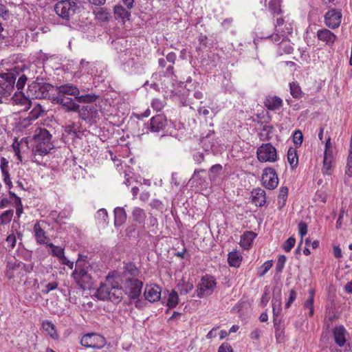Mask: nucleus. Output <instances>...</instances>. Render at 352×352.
<instances>
[{
  "label": "nucleus",
  "mask_w": 352,
  "mask_h": 352,
  "mask_svg": "<svg viewBox=\"0 0 352 352\" xmlns=\"http://www.w3.org/2000/svg\"><path fill=\"white\" fill-rule=\"evenodd\" d=\"M255 236L253 232H245L241 236L240 245L245 249L249 248Z\"/></svg>",
  "instance_id": "obj_28"
},
{
  "label": "nucleus",
  "mask_w": 352,
  "mask_h": 352,
  "mask_svg": "<svg viewBox=\"0 0 352 352\" xmlns=\"http://www.w3.org/2000/svg\"><path fill=\"white\" fill-rule=\"evenodd\" d=\"M77 8L76 3L71 0H62L54 6L56 14L67 21H69L70 17L76 13Z\"/></svg>",
  "instance_id": "obj_4"
},
{
  "label": "nucleus",
  "mask_w": 352,
  "mask_h": 352,
  "mask_svg": "<svg viewBox=\"0 0 352 352\" xmlns=\"http://www.w3.org/2000/svg\"><path fill=\"white\" fill-rule=\"evenodd\" d=\"M14 211L13 210H8L2 213L0 215V224H8L12 220L13 217Z\"/></svg>",
  "instance_id": "obj_48"
},
{
  "label": "nucleus",
  "mask_w": 352,
  "mask_h": 352,
  "mask_svg": "<svg viewBox=\"0 0 352 352\" xmlns=\"http://www.w3.org/2000/svg\"><path fill=\"white\" fill-rule=\"evenodd\" d=\"M317 37L320 41L325 42L328 45H332L336 38V36L327 29H322L317 32Z\"/></svg>",
  "instance_id": "obj_19"
},
{
  "label": "nucleus",
  "mask_w": 352,
  "mask_h": 352,
  "mask_svg": "<svg viewBox=\"0 0 352 352\" xmlns=\"http://www.w3.org/2000/svg\"><path fill=\"white\" fill-rule=\"evenodd\" d=\"M346 168V174L349 177H352V160H347Z\"/></svg>",
  "instance_id": "obj_64"
},
{
  "label": "nucleus",
  "mask_w": 352,
  "mask_h": 352,
  "mask_svg": "<svg viewBox=\"0 0 352 352\" xmlns=\"http://www.w3.org/2000/svg\"><path fill=\"white\" fill-rule=\"evenodd\" d=\"M80 344L85 347L101 349L106 344V340L103 336L99 334L88 333L82 338Z\"/></svg>",
  "instance_id": "obj_9"
},
{
  "label": "nucleus",
  "mask_w": 352,
  "mask_h": 352,
  "mask_svg": "<svg viewBox=\"0 0 352 352\" xmlns=\"http://www.w3.org/2000/svg\"><path fill=\"white\" fill-rule=\"evenodd\" d=\"M177 288L179 292L180 295H186L193 289V284L190 281H184L182 279L177 285Z\"/></svg>",
  "instance_id": "obj_30"
},
{
  "label": "nucleus",
  "mask_w": 352,
  "mask_h": 352,
  "mask_svg": "<svg viewBox=\"0 0 352 352\" xmlns=\"http://www.w3.org/2000/svg\"><path fill=\"white\" fill-rule=\"evenodd\" d=\"M42 326L43 329L48 333L51 338L55 340L58 339V335L56 332L54 324L52 322L45 320L43 322Z\"/></svg>",
  "instance_id": "obj_32"
},
{
  "label": "nucleus",
  "mask_w": 352,
  "mask_h": 352,
  "mask_svg": "<svg viewBox=\"0 0 352 352\" xmlns=\"http://www.w3.org/2000/svg\"><path fill=\"white\" fill-rule=\"evenodd\" d=\"M281 0H270L269 2V9L272 14H279L281 12L280 9Z\"/></svg>",
  "instance_id": "obj_43"
},
{
  "label": "nucleus",
  "mask_w": 352,
  "mask_h": 352,
  "mask_svg": "<svg viewBox=\"0 0 352 352\" xmlns=\"http://www.w3.org/2000/svg\"><path fill=\"white\" fill-rule=\"evenodd\" d=\"M86 264L79 258L72 274L77 284L82 289L89 288L92 285V278L86 269Z\"/></svg>",
  "instance_id": "obj_2"
},
{
  "label": "nucleus",
  "mask_w": 352,
  "mask_h": 352,
  "mask_svg": "<svg viewBox=\"0 0 352 352\" xmlns=\"http://www.w3.org/2000/svg\"><path fill=\"white\" fill-rule=\"evenodd\" d=\"M273 127L269 125H264L261 132L258 133V137L261 140L265 141L270 138V134L272 133Z\"/></svg>",
  "instance_id": "obj_47"
},
{
  "label": "nucleus",
  "mask_w": 352,
  "mask_h": 352,
  "mask_svg": "<svg viewBox=\"0 0 352 352\" xmlns=\"http://www.w3.org/2000/svg\"><path fill=\"white\" fill-rule=\"evenodd\" d=\"M289 89L291 95L296 99H300L304 95L299 84L296 82L289 83Z\"/></svg>",
  "instance_id": "obj_35"
},
{
  "label": "nucleus",
  "mask_w": 352,
  "mask_h": 352,
  "mask_svg": "<svg viewBox=\"0 0 352 352\" xmlns=\"http://www.w3.org/2000/svg\"><path fill=\"white\" fill-rule=\"evenodd\" d=\"M222 170V166L221 164L213 165L209 170V177L211 181H214L217 177L220 175Z\"/></svg>",
  "instance_id": "obj_44"
},
{
  "label": "nucleus",
  "mask_w": 352,
  "mask_h": 352,
  "mask_svg": "<svg viewBox=\"0 0 352 352\" xmlns=\"http://www.w3.org/2000/svg\"><path fill=\"white\" fill-rule=\"evenodd\" d=\"M34 232L36 241L40 244L45 243L47 236L45 234V232L43 228H41L38 222L34 224Z\"/></svg>",
  "instance_id": "obj_27"
},
{
  "label": "nucleus",
  "mask_w": 352,
  "mask_h": 352,
  "mask_svg": "<svg viewBox=\"0 0 352 352\" xmlns=\"http://www.w3.org/2000/svg\"><path fill=\"white\" fill-rule=\"evenodd\" d=\"M176 58H177L176 54L174 52H170L166 55V59L167 62L170 63L168 65L166 70V75L168 76L173 75L174 73L173 65L175 63Z\"/></svg>",
  "instance_id": "obj_34"
},
{
  "label": "nucleus",
  "mask_w": 352,
  "mask_h": 352,
  "mask_svg": "<svg viewBox=\"0 0 352 352\" xmlns=\"http://www.w3.org/2000/svg\"><path fill=\"white\" fill-rule=\"evenodd\" d=\"M262 182L266 188H276L278 184V178L275 170L272 168H265L262 174Z\"/></svg>",
  "instance_id": "obj_11"
},
{
  "label": "nucleus",
  "mask_w": 352,
  "mask_h": 352,
  "mask_svg": "<svg viewBox=\"0 0 352 352\" xmlns=\"http://www.w3.org/2000/svg\"><path fill=\"white\" fill-rule=\"evenodd\" d=\"M44 109L42 106L39 104L34 105L32 111L30 112L28 119L30 120H35L40 116H42L44 113Z\"/></svg>",
  "instance_id": "obj_37"
},
{
  "label": "nucleus",
  "mask_w": 352,
  "mask_h": 352,
  "mask_svg": "<svg viewBox=\"0 0 352 352\" xmlns=\"http://www.w3.org/2000/svg\"><path fill=\"white\" fill-rule=\"evenodd\" d=\"M123 293L122 287L114 275L109 274L98 288L96 296L100 300H109L114 305H118L123 299Z\"/></svg>",
  "instance_id": "obj_1"
},
{
  "label": "nucleus",
  "mask_w": 352,
  "mask_h": 352,
  "mask_svg": "<svg viewBox=\"0 0 352 352\" xmlns=\"http://www.w3.org/2000/svg\"><path fill=\"white\" fill-rule=\"evenodd\" d=\"M252 202L256 206L261 207L266 202L265 192L262 188H256L252 192Z\"/></svg>",
  "instance_id": "obj_21"
},
{
  "label": "nucleus",
  "mask_w": 352,
  "mask_h": 352,
  "mask_svg": "<svg viewBox=\"0 0 352 352\" xmlns=\"http://www.w3.org/2000/svg\"><path fill=\"white\" fill-rule=\"evenodd\" d=\"M286 260L287 258L285 255H280L278 256L276 265V270L278 273H281L283 272Z\"/></svg>",
  "instance_id": "obj_50"
},
{
  "label": "nucleus",
  "mask_w": 352,
  "mask_h": 352,
  "mask_svg": "<svg viewBox=\"0 0 352 352\" xmlns=\"http://www.w3.org/2000/svg\"><path fill=\"white\" fill-rule=\"evenodd\" d=\"M56 90L59 96H66V95H69L76 98L80 94V91L76 86L69 83L56 87Z\"/></svg>",
  "instance_id": "obj_18"
},
{
  "label": "nucleus",
  "mask_w": 352,
  "mask_h": 352,
  "mask_svg": "<svg viewBox=\"0 0 352 352\" xmlns=\"http://www.w3.org/2000/svg\"><path fill=\"white\" fill-rule=\"evenodd\" d=\"M273 315H280L281 311V295L279 291L276 296H274L272 300Z\"/></svg>",
  "instance_id": "obj_36"
},
{
  "label": "nucleus",
  "mask_w": 352,
  "mask_h": 352,
  "mask_svg": "<svg viewBox=\"0 0 352 352\" xmlns=\"http://www.w3.org/2000/svg\"><path fill=\"white\" fill-rule=\"evenodd\" d=\"M114 16L116 19H121L124 21L126 19L129 20L131 13L122 6L119 5L114 7Z\"/></svg>",
  "instance_id": "obj_25"
},
{
  "label": "nucleus",
  "mask_w": 352,
  "mask_h": 352,
  "mask_svg": "<svg viewBox=\"0 0 352 352\" xmlns=\"http://www.w3.org/2000/svg\"><path fill=\"white\" fill-rule=\"evenodd\" d=\"M335 342L340 346L346 343V330L342 326L336 327L333 331Z\"/></svg>",
  "instance_id": "obj_22"
},
{
  "label": "nucleus",
  "mask_w": 352,
  "mask_h": 352,
  "mask_svg": "<svg viewBox=\"0 0 352 352\" xmlns=\"http://www.w3.org/2000/svg\"><path fill=\"white\" fill-rule=\"evenodd\" d=\"M96 18L100 21L107 22L110 19V14L107 10L101 8L96 12Z\"/></svg>",
  "instance_id": "obj_46"
},
{
  "label": "nucleus",
  "mask_w": 352,
  "mask_h": 352,
  "mask_svg": "<svg viewBox=\"0 0 352 352\" xmlns=\"http://www.w3.org/2000/svg\"><path fill=\"white\" fill-rule=\"evenodd\" d=\"M124 272L133 277L138 276L140 270L133 263H126L124 267Z\"/></svg>",
  "instance_id": "obj_42"
},
{
  "label": "nucleus",
  "mask_w": 352,
  "mask_h": 352,
  "mask_svg": "<svg viewBox=\"0 0 352 352\" xmlns=\"http://www.w3.org/2000/svg\"><path fill=\"white\" fill-rule=\"evenodd\" d=\"M52 101L54 104H60L65 111L77 112L80 108V105L76 103L72 98L65 96H53Z\"/></svg>",
  "instance_id": "obj_10"
},
{
  "label": "nucleus",
  "mask_w": 352,
  "mask_h": 352,
  "mask_svg": "<svg viewBox=\"0 0 352 352\" xmlns=\"http://www.w3.org/2000/svg\"><path fill=\"white\" fill-rule=\"evenodd\" d=\"M12 99L16 104L21 105L23 107L21 111H27L32 106V101L21 91L18 93L16 92Z\"/></svg>",
  "instance_id": "obj_17"
},
{
  "label": "nucleus",
  "mask_w": 352,
  "mask_h": 352,
  "mask_svg": "<svg viewBox=\"0 0 352 352\" xmlns=\"http://www.w3.org/2000/svg\"><path fill=\"white\" fill-rule=\"evenodd\" d=\"M218 352H233V350L228 343H223L218 349Z\"/></svg>",
  "instance_id": "obj_62"
},
{
  "label": "nucleus",
  "mask_w": 352,
  "mask_h": 352,
  "mask_svg": "<svg viewBox=\"0 0 352 352\" xmlns=\"http://www.w3.org/2000/svg\"><path fill=\"white\" fill-rule=\"evenodd\" d=\"M299 234L302 238L307 233V225L306 223L301 221L298 224Z\"/></svg>",
  "instance_id": "obj_56"
},
{
  "label": "nucleus",
  "mask_w": 352,
  "mask_h": 352,
  "mask_svg": "<svg viewBox=\"0 0 352 352\" xmlns=\"http://www.w3.org/2000/svg\"><path fill=\"white\" fill-rule=\"evenodd\" d=\"M288 188L287 186H282L279 190L278 195V206L280 209L285 206V203L288 196Z\"/></svg>",
  "instance_id": "obj_33"
},
{
  "label": "nucleus",
  "mask_w": 352,
  "mask_h": 352,
  "mask_svg": "<svg viewBox=\"0 0 352 352\" xmlns=\"http://www.w3.org/2000/svg\"><path fill=\"white\" fill-rule=\"evenodd\" d=\"M8 161L5 157H1L0 168L2 173L8 172Z\"/></svg>",
  "instance_id": "obj_59"
},
{
  "label": "nucleus",
  "mask_w": 352,
  "mask_h": 352,
  "mask_svg": "<svg viewBox=\"0 0 352 352\" xmlns=\"http://www.w3.org/2000/svg\"><path fill=\"white\" fill-rule=\"evenodd\" d=\"M256 153L261 162H274L277 160L276 149L271 143L262 144L257 148Z\"/></svg>",
  "instance_id": "obj_5"
},
{
  "label": "nucleus",
  "mask_w": 352,
  "mask_h": 352,
  "mask_svg": "<svg viewBox=\"0 0 352 352\" xmlns=\"http://www.w3.org/2000/svg\"><path fill=\"white\" fill-rule=\"evenodd\" d=\"M14 204L16 206V216L18 218H19L21 214L23 213V206L21 198H17L16 201H14Z\"/></svg>",
  "instance_id": "obj_57"
},
{
  "label": "nucleus",
  "mask_w": 352,
  "mask_h": 352,
  "mask_svg": "<svg viewBox=\"0 0 352 352\" xmlns=\"http://www.w3.org/2000/svg\"><path fill=\"white\" fill-rule=\"evenodd\" d=\"M98 96L96 94H85V95H77L75 98V99L80 103L83 102H95Z\"/></svg>",
  "instance_id": "obj_40"
},
{
  "label": "nucleus",
  "mask_w": 352,
  "mask_h": 352,
  "mask_svg": "<svg viewBox=\"0 0 352 352\" xmlns=\"http://www.w3.org/2000/svg\"><path fill=\"white\" fill-rule=\"evenodd\" d=\"M297 294L294 289H292L289 292V298L287 302L285 303V308L288 309L292 302L296 300Z\"/></svg>",
  "instance_id": "obj_55"
},
{
  "label": "nucleus",
  "mask_w": 352,
  "mask_h": 352,
  "mask_svg": "<svg viewBox=\"0 0 352 352\" xmlns=\"http://www.w3.org/2000/svg\"><path fill=\"white\" fill-rule=\"evenodd\" d=\"M287 160L292 169L295 168L298 164V157L296 150L290 147L287 151Z\"/></svg>",
  "instance_id": "obj_31"
},
{
  "label": "nucleus",
  "mask_w": 352,
  "mask_h": 352,
  "mask_svg": "<svg viewBox=\"0 0 352 352\" xmlns=\"http://www.w3.org/2000/svg\"><path fill=\"white\" fill-rule=\"evenodd\" d=\"M54 88V86L50 83L38 82L37 80L28 85V91L36 98L52 100L53 96H51V92Z\"/></svg>",
  "instance_id": "obj_3"
},
{
  "label": "nucleus",
  "mask_w": 352,
  "mask_h": 352,
  "mask_svg": "<svg viewBox=\"0 0 352 352\" xmlns=\"http://www.w3.org/2000/svg\"><path fill=\"white\" fill-rule=\"evenodd\" d=\"M303 136L300 131L297 130L293 135V141L296 145L300 146L302 143Z\"/></svg>",
  "instance_id": "obj_52"
},
{
  "label": "nucleus",
  "mask_w": 352,
  "mask_h": 352,
  "mask_svg": "<svg viewBox=\"0 0 352 352\" xmlns=\"http://www.w3.org/2000/svg\"><path fill=\"white\" fill-rule=\"evenodd\" d=\"M150 205L153 208H156L157 210H162L163 208V204L162 201L158 199H153L151 202Z\"/></svg>",
  "instance_id": "obj_63"
},
{
  "label": "nucleus",
  "mask_w": 352,
  "mask_h": 352,
  "mask_svg": "<svg viewBox=\"0 0 352 352\" xmlns=\"http://www.w3.org/2000/svg\"><path fill=\"white\" fill-rule=\"evenodd\" d=\"M52 144H46L43 145L41 143L36 144L35 147L32 149L33 153V158L32 161L36 162L37 164H40V159L48 154L50 150L52 148Z\"/></svg>",
  "instance_id": "obj_16"
},
{
  "label": "nucleus",
  "mask_w": 352,
  "mask_h": 352,
  "mask_svg": "<svg viewBox=\"0 0 352 352\" xmlns=\"http://www.w3.org/2000/svg\"><path fill=\"white\" fill-rule=\"evenodd\" d=\"M314 291L313 289L309 290V297L305 302L304 307L309 309V315L312 316L314 312Z\"/></svg>",
  "instance_id": "obj_39"
},
{
  "label": "nucleus",
  "mask_w": 352,
  "mask_h": 352,
  "mask_svg": "<svg viewBox=\"0 0 352 352\" xmlns=\"http://www.w3.org/2000/svg\"><path fill=\"white\" fill-rule=\"evenodd\" d=\"M36 144H42L43 145L52 144L50 142L52 135L45 129H39L38 133L34 135Z\"/></svg>",
  "instance_id": "obj_20"
},
{
  "label": "nucleus",
  "mask_w": 352,
  "mask_h": 352,
  "mask_svg": "<svg viewBox=\"0 0 352 352\" xmlns=\"http://www.w3.org/2000/svg\"><path fill=\"white\" fill-rule=\"evenodd\" d=\"M332 155H324L322 173L325 175H330L331 169Z\"/></svg>",
  "instance_id": "obj_41"
},
{
  "label": "nucleus",
  "mask_w": 352,
  "mask_h": 352,
  "mask_svg": "<svg viewBox=\"0 0 352 352\" xmlns=\"http://www.w3.org/2000/svg\"><path fill=\"white\" fill-rule=\"evenodd\" d=\"M132 217L133 221L141 224L144 222L146 215L143 209L135 207L132 211Z\"/></svg>",
  "instance_id": "obj_29"
},
{
  "label": "nucleus",
  "mask_w": 352,
  "mask_h": 352,
  "mask_svg": "<svg viewBox=\"0 0 352 352\" xmlns=\"http://www.w3.org/2000/svg\"><path fill=\"white\" fill-rule=\"evenodd\" d=\"M47 246L52 250V254L54 256L57 257L59 260L65 256L64 248L60 246H56L54 245L52 243H47Z\"/></svg>",
  "instance_id": "obj_38"
},
{
  "label": "nucleus",
  "mask_w": 352,
  "mask_h": 352,
  "mask_svg": "<svg viewBox=\"0 0 352 352\" xmlns=\"http://www.w3.org/2000/svg\"><path fill=\"white\" fill-rule=\"evenodd\" d=\"M2 175L3 177L4 183L6 184V186L10 190L12 188V183L10 179L9 172H6L4 173H2Z\"/></svg>",
  "instance_id": "obj_60"
},
{
  "label": "nucleus",
  "mask_w": 352,
  "mask_h": 352,
  "mask_svg": "<svg viewBox=\"0 0 352 352\" xmlns=\"http://www.w3.org/2000/svg\"><path fill=\"white\" fill-rule=\"evenodd\" d=\"M82 120L93 122L94 120L98 117V111L96 107L92 104L82 107L77 111Z\"/></svg>",
  "instance_id": "obj_15"
},
{
  "label": "nucleus",
  "mask_w": 352,
  "mask_h": 352,
  "mask_svg": "<svg viewBox=\"0 0 352 352\" xmlns=\"http://www.w3.org/2000/svg\"><path fill=\"white\" fill-rule=\"evenodd\" d=\"M115 221L114 224L116 226H120L126 220V213L123 208L117 207L114 210Z\"/></svg>",
  "instance_id": "obj_24"
},
{
  "label": "nucleus",
  "mask_w": 352,
  "mask_h": 352,
  "mask_svg": "<svg viewBox=\"0 0 352 352\" xmlns=\"http://www.w3.org/2000/svg\"><path fill=\"white\" fill-rule=\"evenodd\" d=\"M342 16L341 10L331 9L324 14L325 25L331 29L338 28L340 25Z\"/></svg>",
  "instance_id": "obj_12"
},
{
  "label": "nucleus",
  "mask_w": 352,
  "mask_h": 352,
  "mask_svg": "<svg viewBox=\"0 0 352 352\" xmlns=\"http://www.w3.org/2000/svg\"><path fill=\"white\" fill-rule=\"evenodd\" d=\"M264 104L268 109L274 111L282 106L283 101L278 96H268L266 98Z\"/></svg>",
  "instance_id": "obj_23"
},
{
  "label": "nucleus",
  "mask_w": 352,
  "mask_h": 352,
  "mask_svg": "<svg viewBox=\"0 0 352 352\" xmlns=\"http://www.w3.org/2000/svg\"><path fill=\"white\" fill-rule=\"evenodd\" d=\"M162 288L156 284L146 285L144 296L145 299L151 302H155L161 298Z\"/></svg>",
  "instance_id": "obj_13"
},
{
  "label": "nucleus",
  "mask_w": 352,
  "mask_h": 352,
  "mask_svg": "<svg viewBox=\"0 0 352 352\" xmlns=\"http://www.w3.org/2000/svg\"><path fill=\"white\" fill-rule=\"evenodd\" d=\"M142 287V281L135 278H126L124 284L125 294L131 299H138L141 294Z\"/></svg>",
  "instance_id": "obj_8"
},
{
  "label": "nucleus",
  "mask_w": 352,
  "mask_h": 352,
  "mask_svg": "<svg viewBox=\"0 0 352 352\" xmlns=\"http://www.w3.org/2000/svg\"><path fill=\"white\" fill-rule=\"evenodd\" d=\"M167 123L168 121L165 116L159 114L151 119L149 129L153 133L164 131L167 126Z\"/></svg>",
  "instance_id": "obj_14"
},
{
  "label": "nucleus",
  "mask_w": 352,
  "mask_h": 352,
  "mask_svg": "<svg viewBox=\"0 0 352 352\" xmlns=\"http://www.w3.org/2000/svg\"><path fill=\"white\" fill-rule=\"evenodd\" d=\"M2 79L0 80V99L2 102V98L10 96L14 88L16 81V76L12 73L3 74Z\"/></svg>",
  "instance_id": "obj_6"
},
{
  "label": "nucleus",
  "mask_w": 352,
  "mask_h": 352,
  "mask_svg": "<svg viewBox=\"0 0 352 352\" xmlns=\"http://www.w3.org/2000/svg\"><path fill=\"white\" fill-rule=\"evenodd\" d=\"M147 226L148 228H157V219L153 217L151 214H150L148 218L147 219Z\"/></svg>",
  "instance_id": "obj_58"
},
{
  "label": "nucleus",
  "mask_w": 352,
  "mask_h": 352,
  "mask_svg": "<svg viewBox=\"0 0 352 352\" xmlns=\"http://www.w3.org/2000/svg\"><path fill=\"white\" fill-rule=\"evenodd\" d=\"M242 256L237 251H233L228 254V261L231 267H239L241 263Z\"/></svg>",
  "instance_id": "obj_26"
},
{
  "label": "nucleus",
  "mask_w": 352,
  "mask_h": 352,
  "mask_svg": "<svg viewBox=\"0 0 352 352\" xmlns=\"http://www.w3.org/2000/svg\"><path fill=\"white\" fill-rule=\"evenodd\" d=\"M178 302L179 296L177 292L175 290H173L169 294L167 301V306L170 309L174 308L178 304Z\"/></svg>",
  "instance_id": "obj_45"
},
{
  "label": "nucleus",
  "mask_w": 352,
  "mask_h": 352,
  "mask_svg": "<svg viewBox=\"0 0 352 352\" xmlns=\"http://www.w3.org/2000/svg\"><path fill=\"white\" fill-rule=\"evenodd\" d=\"M7 267L14 271V273H16L18 272L19 273H20V270L25 267V264L23 263L21 261H15L14 263L9 262L7 265Z\"/></svg>",
  "instance_id": "obj_49"
},
{
  "label": "nucleus",
  "mask_w": 352,
  "mask_h": 352,
  "mask_svg": "<svg viewBox=\"0 0 352 352\" xmlns=\"http://www.w3.org/2000/svg\"><path fill=\"white\" fill-rule=\"evenodd\" d=\"M27 80H28V78L25 74H22L20 76V77L19 78V79L16 82V87L18 90L23 89V88L24 87V86L27 82Z\"/></svg>",
  "instance_id": "obj_54"
},
{
  "label": "nucleus",
  "mask_w": 352,
  "mask_h": 352,
  "mask_svg": "<svg viewBox=\"0 0 352 352\" xmlns=\"http://www.w3.org/2000/svg\"><path fill=\"white\" fill-rule=\"evenodd\" d=\"M273 265V261L272 260L267 261L265 262L263 265L261 266V269L262 271L259 273L260 276H264L272 267Z\"/></svg>",
  "instance_id": "obj_53"
},
{
  "label": "nucleus",
  "mask_w": 352,
  "mask_h": 352,
  "mask_svg": "<svg viewBox=\"0 0 352 352\" xmlns=\"http://www.w3.org/2000/svg\"><path fill=\"white\" fill-rule=\"evenodd\" d=\"M216 287V281L213 276L206 275L202 277L197 286V296L200 298L210 295Z\"/></svg>",
  "instance_id": "obj_7"
},
{
  "label": "nucleus",
  "mask_w": 352,
  "mask_h": 352,
  "mask_svg": "<svg viewBox=\"0 0 352 352\" xmlns=\"http://www.w3.org/2000/svg\"><path fill=\"white\" fill-rule=\"evenodd\" d=\"M296 243V239L290 236L287 239V241L283 244V249L285 252H289L291 251L292 248L294 246Z\"/></svg>",
  "instance_id": "obj_51"
},
{
  "label": "nucleus",
  "mask_w": 352,
  "mask_h": 352,
  "mask_svg": "<svg viewBox=\"0 0 352 352\" xmlns=\"http://www.w3.org/2000/svg\"><path fill=\"white\" fill-rule=\"evenodd\" d=\"M6 241L11 248H14L16 245V236L14 234H9L6 238Z\"/></svg>",
  "instance_id": "obj_61"
}]
</instances>
